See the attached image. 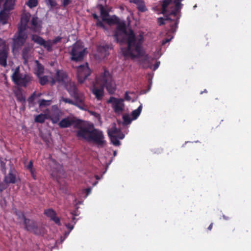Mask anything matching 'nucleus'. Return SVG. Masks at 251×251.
<instances>
[{
    "mask_svg": "<svg viewBox=\"0 0 251 251\" xmlns=\"http://www.w3.org/2000/svg\"><path fill=\"white\" fill-rule=\"evenodd\" d=\"M71 214L73 216H77L78 214H77L76 210H74L72 212H71Z\"/></svg>",
    "mask_w": 251,
    "mask_h": 251,
    "instance_id": "052dcab7",
    "label": "nucleus"
},
{
    "mask_svg": "<svg viewBox=\"0 0 251 251\" xmlns=\"http://www.w3.org/2000/svg\"><path fill=\"white\" fill-rule=\"evenodd\" d=\"M28 28L27 25H24L22 23H21L20 25L18 26V33L19 34H26L24 31L26 29V28Z\"/></svg>",
    "mask_w": 251,
    "mask_h": 251,
    "instance_id": "79ce46f5",
    "label": "nucleus"
},
{
    "mask_svg": "<svg viewBox=\"0 0 251 251\" xmlns=\"http://www.w3.org/2000/svg\"><path fill=\"white\" fill-rule=\"evenodd\" d=\"M213 227V223H211L209 226L207 227V229L209 230H211Z\"/></svg>",
    "mask_w": 251,
    "mask_h": 251,
    "instance_id": "0e129e2a",
    "label": "nucleus"
},
{
    "mask_svg": "<svg viewBox=\"0 0 251 251\" xmlns=\"http://www.w3.org/2000/svg\"><path fill=\"white\" fill-rule=\"evenodd\" d=\"M4 182L7 184H14L16 182V176L13 173V171L10 169L7 175H4Z\"/></svg>",
    "mask_w": 251,
    "mask_h": 251,
    "instance_id": "a211bd4d",
    "label": "nucleus"
},
{
    "mask_svg": "<svg viewBox=\"0 0 251 251\" xmlns=\"http://www.w3.org/2000/svg\"><path fill=\"white\" fill-rule=\"evenodd\" d=\"M120 131V129H118L116 127L115 123L113 124V126L111 128L108 129V135L109 136L116 135L117 133H118Z\"/></svg>",
    "mask_w": 251,
    "mask_h": 251,
    "instance_id": "f704fd0d",
    "label": "nucleus"
},
{
    "mask_svg": "<svg viewBox=\"0 0 251 251\" xmlns=\"http://www.w3.org/2000/svg\"><path fill=\"white\" fill-rule=\"evenodd\" d=\"M64 87L72 97H75L78 99L79 98L84 99L83 94L79 92L74 82L68 81L64 85Z\"/></svg>",
    "mask_w": 251,
    "mask_h": 251,
    "instance_id": "0eeeda50",
    "label": "nucleus"
},
{
    "mask_svg": "<svg viewBox=\"0 0 251 251\" xmlns=\"http://www.w3.org/2000/svg\"><path fill=\"white\" fill-rule=\"evenodd\" d=\"M17 100L22 103L23 105H25L26 103L25 98L23 96L21 92H17L15 94Z\"/></svg>",
    "mask_w": 251,
    "mask_h": 251,
    "instance_id": "4c0bfd02",
    "label": "nucleus"
},
{
    "mask_svg": "<svg viewBox=\"0 0 251 251\" xmlns=\"http://www.w3.org/2000/svg\"><path fill=\"white\" fill-rule=\"evenodd\" d=\"M143 41V36L140 35L136 39L133 31L130 29L127 39V47L123 51L124 55L126 56H129L132 58L137 57L138 56L134 53H136L137 55L140 54Z\"/></svg>",
    "mask_w": 251,
    "mask_h": 251,
    "instance_id": "f03ea898",
    "label": "nucleus"
},
{
    "mask_svg": "<svg viewBox=\"0 0 251 251\" xmlns=\"http://www.w3.org/2000/svg\"><path fill=\"white\" fill-rule=\"evenodd\" d=\"M3 10L0 12V23L2 25H5L7 23L8 15Z\"/></svg>",
    "mask_w": 251,
    "mask_h": 251,
    "instance_id": "cd10ccee",
    "label": "nucleus"
},
{
    "mask_svg": "<svg viewBox=\"0 0 251 251\" xmlns=\"http://www.w3.org/2000/svg\"><path fill=\"white\" fill-rule=\"evenodd\" d=\"M97 7L100 9L102 21L104 22L109 16V11L101 4H98Z\"/></svg>",
    "mask_w": 251,
    "mask_h": 251,
    "instance_id": "b1692460",
    "label": "nucleus"
},
{
    "mask_svg": "<svg viewBox=\"0 0 251 251\" xmlns=\"http://www.w3.org/2000/svg\"><path fill=\"white\" fill-rule=\"evenodd\" d=\"M142 109V105L140 104L137 109L133 110L131 114L132 120H134L137 119L140 115Z\"/></svg>",
    "mask_w": 251,
    "mask_h": 251,
    "instance_id": "2f4dec72",
    "label": "nucleus"
},
{
    "mask_svg": "<svg viewBox=\"0 0 251 251\" xmlns=\"http://www.w3.org/2000/svg\"><path fill=\"white\" fill-rule=\"evenodd\" d=\"M180 12V11H176L175 8L172 11L170 14V15L173 16L175 19H172V22L173 23H170V29H169V32L171 33H175L176 29L177 28L178 24L179 22V19L180 18V15H178V14Z\"/></svg>",
    "mask_w": 251,
    "mask_h": 251,
    "instance_id": "ddd939ff",
    "label": "nucleus"
},
{
    "mask_svg": "<svg viewBox=\"0 0 251 251\" xmlns=\"http://www.w3.org/2000/svg\"><path fill=\"white\" fill-rule=\"evenodd\" d=\"M117 138L118 139H123L124 137H125V135L124 134H123L122 132H121V131L118 133H117Z\"/></svg>",
    "mask_w": 251,
    "mask_h": 251,
    "instance_id": "6e6d98bb",
    "label": "nucleus"
},
{
    "mask_svg": "<svg viewBox=\"0 0 251 251\" xmlns=\"http://www.w3.org/2000/svg\"><path fill=\"white\" fill-rule=\"evenodd\" d=\"M23 223L25 225V228L27 231L35 232L36 226L35 223L32 220L26 218L25 219Z\"/></svg>",
    "mask_w": 251,
    "mask_h": 251,
    "instance_id": "6ab92c4d",
    "label": "nucleus"
},
{
    "mask_svg": "<svg viewBox=\"0 0 251 251\" xmlns=\"http://www.w3.org/2000/svg\"><path fill=\"white\" fill-rule=\"evenodd\" d=\"M223 217L226 220H228L229 219V218L228 217H227V216H225L224 215H223Z\"/></svg>",
    "mask_w": 251,
    "mask_h": 251,
    "instance_id": "69168bd1",
    "label": "nucleus"
},
{
    "mask_svg": "<svg viewBox=\"0 0 251 251\" xmlns=\"http://www.w3.org/2000/svg\"><path fill=\"white\" fill-rule=\"evenodd\" d=\"M61 113L58 109L52 110L50 115H48V119H50L53 124H56L59 121Z\"/></svg>",
    "mask_w": 251,
    "mask_h": 251,
    "instance_id": "f3484780",
    "label": "nucleus"
},
{
    "mask_svg": "<svg viewBox=\"0 0 251 251\" xmlns=\"http://www.w3.org/2000/svg\"><path fill=\"white\" fill-rule=\"evenodd\" d=\"M14 214L17 216L19 222H24L26 219L24 213L22 211L17 210L16 208L13 209Z\"/></svg>",
    "mask_w": 251,
    "mask_h": 251,
    "instance_id": "72a5a7b5",
    "label": "nucleus"
},
{
    "mask_svg": "<svg viewBox=\"0 0 251 251\" xmlns=\"http://www.w3.org/2000/svg\"><path fill=\"white\" fill-rule=\"evenodd\" d=\"M125 99L127 101H129L131 100V97L129 96L128 92L125 93Z\"/></svg>",
    "mask_w": 251,
    "mask_h": 251,
    "instance_id": "4d7b16f0",
    "label": "nucleus"
},
{
    "mask_svg": "<svg viewBox=\"0 0 251 251\" xmlns=\"http://www.w3.org/2000/svg\"><path fill=\"white\" fill-rule=\"evenodd\" d=\"M172 2V0H163L162 2V13L164 14L167 12V8Z\"/></svg>",
    "mask_w": 251,
    "mask_h": 251,
    "instance_id": "e433bc0d",
    "label": "nucleus"
},
{
    "mask_svg": "<svg viewBox=\"0 0 251 251\" xmlns=\"http://www.w3.org/2000/svg\"><path fill=\"white\" fill-rule=\"evenodd\" d=\"M117 24L118 25L115 30H116L117 31H120L121 32H122L124 33H126L127 34L126 24L125 23H120L119 22V23Z\"/></svg>",
    "mask_w": 251,
    "mask_h": 251,
    "instance_id": "c9c22d12",
    "label": "nucleus"
},
{
    "mask_svg": "<svg viewBox=\"0 0 251 251\" xmlns=\"http://www.w3.org/2000/svg\"><path fill=\"white\" fill-rule=\"evenodd\" d=\"M36 97V93L34 92L32 95L28 98L27 101L30 105L34 104V101Z\"/></svg>",
    "mask_w": 251,
    "mask_h": 251,
    "instance_id": "de8ad7c7",
    "label": "nucleus"
},
{
    "mask_svg": "<svg viewBox=\"0 0 251 251\" xmlns=\"http://www.w3.org/2000/svg\"><path fill=\"white\" fill-rule=\"evenodd\" d=\"M68 81L67 73L63 70H58L55 75L54 78H52L51 84L53 85L57 82L60 84L64 85Z\"/></svg>",
    "mask_w": 251,
    "mask_h": 251,
    "instance_id": "9d476101",
    "label": "nucleus"
},
{
    "mask_svg": "<svg viewBox=\"0 0 251 251\" xmlns=\"http://www.w3.org/2000/svg\"><path fill=\"white\" fill-rule=\"evenodd\" d=\"M123 125L124 126H126L129 125L131 121L133 120L132 118H130L129 115L125 114L123 116Z\"/></svg>",
    "mask_w": 251,
    "mask_h": 251,
    "instance_id": "ea45409f",
    "label": "nucleus"
},
{
    "mask_svg": "<svg viewBox=\"0 0 251 251\" xmlns=\"http://www.w3.org/2000/svg\"><path fill=\"white\" fill-rule=\"evenodd\" d=\"M0 166L1 172H2V173L4 175H6V167L5 163L3 161L1 160L0 162Z\"/></svg>",
    "mask_w": 251,
    "mask_h": 251,
    "instance_id": "09e8293b",
    "label": "nucleus"
},
{
    "mask_svg": "<svg viewBox=\"0 0 251 251\" xmlns=\"http://www.w3.org/2000/svg\"><path fill=\"white\" fill-rule=\"evenodd\" d=\"M71 0H62V4L64 7L67 6L71 3Z\"/></svg>",
    "mask_w": 251,
    "mask_h": 251,
    "instance_id": "864d4df0",
    "label": "nucleus"
},
{
    "mask_svg": "<svg viewBox=\"0 0 251 251\" xmlns=\"http://www.w3.org/2000/svg\"><path fill=\"white\" fill-rule=\"evenodd\" d=\"M129 2L135 4L138 11L140 12H144L148 10L143 0H129Z\"/></svg>",
    "mask_w": 251,
    "mask_h": 251,
    "instance_id": "aec40b11",
    "label": "nucleus"
},
{
    "mask_svg": "<svg viewBox=\"0 0 251 251\" xmlns=\"http://www.w3.org/2000/svg\"><path fill=\"white\" fill-rule=\"evenodd\" d=\"M107 102L112 104V107L115 113H119L123 111L125 107L124 99L111 97L108 100Z\"/></svg>",
    "mask_w": 251,
    "mask_h": 251,
    "instance_id": "6e6552de",
    "label": "nucleus"
},
{
    "mask_svg": "<svg viewBox=\"0 0 251 251\" xmlns=\"http://www.w3.org/2000/svg\"><path fill=\"white\" fill-rule=\"evenodd\" d=\"M149 59H150L149 56H145V58H144L145 60L149 61Z\"/></svg>",
    "mask_w": 251,
    "mask_h": 251,
    "instance_id": "338daca9",
    "label": "nucleus"
},
{
    "mask_svg": "<svg viewBox=\"0 0 251 251\" xmlns=\"http://www.w3.org/2000/svg\"><path fill=\"white\" fill-rule=\"evenodd\" d=\"M91 73V71L89 67L88 63L78 66L77 67V77L78 82L83 83Z\"/></svg>",
    "mask_w": 251,
    "mask_h": 251,
    "instance_id": "423d86ee",
    "label": "nucleus"
},
{
    "mask_svg": "<svg viewBox=\"0 0 251 251\" xmlns=\"http://www.w3.org/2000/svg\"><path fill=\"white\" fill-rule=\"evenodd\" d=\"M50 100H45L44 99H42L40 100L39 101V104L40 107L48 106L50 105Z\"/></svg>",
    "mask_w": 251,
    "mask_h": 251,
    "instance_id": "a18cd8bd",
    "label": "nucleus"
},
{
    "mask_svg": "<svg viewBox=\"0 0 251 251\" xmlns=\"http://www.w3.org/2000/svg\"><path fill=\"white\" fill-rule=\"evenodd\" d=\"M92 16L93 18L97 21L96 23L97 26L101 27L104 30H107V27L104 25L102 21L99 19V16L96 14L93 13Z\"/></svg>",
    "mask_w": 251,
    "mask_h": 251,
    "instance_id": "c85d7f7f",
    "label": "nucleus"
},
{
    "mask_svg": "<svg viewBox=\"0 0 251 251\" xmlns=\"http://www.w3.org/2000/svg\"><path fill=\"white\" fill-rule=\"evenodd\" d=\"M31 48H32L29 46H25L22 50V55L24 60V64L27 62L29 56H30V55Z\"/></svg>",
    "mask_w": 251,
    "mask_h": 251,
    "instance_id": "4be33fe9",
    "label": "nucleus"
},
{
    "mask_svg": "<svg viewBox=\"0 0 251 251\" xmlns=\"http://www.w3.org/2000/svg\"><path fill=\"white\" fill-rule=\"evenodd\" d=\"M109 49V47L108 45H104L102 46H100L98 48V50L99 52L103 53L104 57H106L107 56L109 55L108 50Z\"/></svg>",
    "mask_w": 251,
    "mask_h": 251,
    "instance_id": "473e14b6",
    "label": "nucleus"
},
{
    "mask_svg": "<svg viewBox=\"0 0 251 251\" xmlns=\"http://www.w3.org/2000/svg\"><path fill=\"white\" fill-rule=\"evenodd\" d=\"M31 40L37 44L43 46L48 51L50 52L52 50L50 40L46 41L42 37L37 35H32Z\"/></svg>",
    "mask_w": 251,
    "mask_h": 251,
    "instance_id": "9b49d317",
    "label": "nucleus"
},
{
    "mask_svg": "<svg viewBox=\"0 0 251 251\" xmlns=\"http://www.w3.org/2000/svg\"><path fill=\"white\" fill-rule=\"evenodd\" d=\"M39 79V83L41 85H45L49 82V77L47 75L37 76Z\"/></svg>",
    "mask_w": 251,
    "mask_h": 251,
    "instance_id": "58836bf2",
    "label": "nucleus"
},
{
    "mask_svg": "<svg viewBox=\"0 0 251 251\" xmlns=\"http://www.w3.org/2000/svg\"><path fill=\"white\" fill-rule=\"evenodd\" d=\"M75 100H73L70 99L62 97L61 100L65 103H67L73 105H75L80 109H83V106L84 105V99L81 98L77 99L75 97H73Z\"/></svg>",
    "mask_w": 251,
    "mask_h": 251,
    "instance_id": "4468645a",
    "label": "nucleus"
},
{
    "mask_svg": "<svg viewBox=\"0 0 251 251\" xmlns=\"http://www.w3.org/2000/svg\"><path fill=\"white\" fill-rule=\"evenodd\" d=\"M96 80L98 83L102 84L109 94H112L115 92L116 84L108 71L104 70L99 76H96Z\"/></svg>",
    "mask_w": 251,
    "mask_h": 251,
    "instance_id": "7ed1b4c3",
    "label": "nucleus"
},
{
    "mask_svg": "<svg viewBox=\"0 0 251 251\" xmlns=\"http://www.w3.org/2000/svg\"><path fill=\"white\" fill-rule=\"evenodd\" d=\"M104 88L102 84L98 83L96 80V83L94 84L91 89L92 93L95 96L97 100H101L104 94Z\"/></svg>",
    "mask_w": 251,
    "mask_h": 251,
    "instance_id": "1a4fd4ad",
    "label": "nucleus"
},
{
    "mask_svg": "<svg viewBox=\"0 0 251 251\" xmlns=\"http://www.w3.org/2000/svg\"><path fill=\"white\" fill-rule=\"evenodd\" d=\"M32 166H33L32 162L31 161H30V162H29V164L27 166V168L30 171L31 173H32Z\"/></svg>",
    "mask_w": 251,
    "mask_h": 251,
    "instance_id": "5fc2aeb1",
    "label": "nucleus"
},
{
    "mask_svg": "<svg viewBox=\"0 0 251 251\" xmlns=\"http://www.w3.org/2000/svg\"><path fill=\"white\" fill-rule=\"evenodd\" d=\"M165 21H169L171 23H172L173 20L169 16H167L166 19H164L162 17H160L157 19V23L159 25L161 26L164 25L165 24Z\"/></svg>",
    "mask_w": 251,
    "mask_h": 251,
    "instance_id": "a19ab883",
    "label": "nucleus"
},
{
    "mask_svg": "<svg viewBox=\"0 0 251 251\" xmlns=\"http://www.w3.org/2000/svg\"><path fill=\"white\" fill-rule=\"evenodd\" d=\"M104 22H106L109 25L117 24L119 22V19L115 15L108 17Z\"/></svg>",
    "mask_w": 251,
    "mask_h": 251,
    "instance_id": "bb28decb",
    "label": "nucleus"
},
{
    "mask_svg": "<svg viewBox=\"0 0 251 251\" xmlns=\"http://www.w3.org/2000/svg\"><path fill=\"white\" fill-rule=\"evenodd\" d=\"M65 226L68 228L69 229V231L68 232V233H66V234H69V233L70 232V231L74 228V224L73 225H72L70 223H68V224H65Z\"/></svg>",
    "mask_w": 251,
    "mask_h": 251,
    "instance_id": "603ef678",
    "label": "nucleus"
},
{
    "mask_svg": "<svg viewBox=\"0 0 251 251\" xmlns=\"http://www.w3.org/2000/svg\"><path fill=\"white\" fill-rule=\"evenodd\" d=\"M46 3L47 5L50 6V8H53L57 5L55 0H46Z\"/></svg>",
    "mask_w": 251,
    "mask_h": 251,
    "instance_id": "49530a36",
    "label": "nucleus"
},
{
    "mask_svg": "<svg viewBox=\"0 0 251 251\" xmlns=\"http://www.w3.org/2000/svg\"><path fill=\"white\" fill-rule=\"evenodd\" d=\"M12 79L14 83L17 85L26 87L32 80V77L27 74L23 75L20 73L19 68H16L12 75Z\"/></svg>",
    "mask_w": 251,
    "mask_h": 251,
    "instance_id": "39448f33",
    "label": "nucleus"
},
{
    "mask_svg": "<svg viewBox=\"0 0 251 251\" xmlns=\"http://www.w3.org/2000/svg\"><path fill=\"white\" fill-rule=\"evenodd\" d=\"M87 53L86 49L80 41H76L73 44L69 52L71 60L75 62L82 61Z\"/></svg>",
    "mask_w": 251,
    "mask_h": 251,
    "instance_id": "20e7f679",
    "label": "nucleus"
},
{
    "mask_svg": "<svg viewBox=\"0 0 251 251\" xmlns=\"http://www.w3.org/2000/svg\"><path fill=\"white\" fill-rule=\"evenodd\" d=\"M16 0H5L3 5V10L10 11L14 9Z\"/></svg>",
    "mask_w": 251,
    "mask_h": 251,
    "instance_id": "5701e85b",
    "label": "nucleus"
},
{
    "mask_svg": "<svg viewBox=\"0 0 251 251\" xmlns=\"http://www.w3.org/2000/svg\"><path fill=\"white\" fill-rule=\"evenodd\" d=\"M79 120L67 117L59 122L58 126L60 128H63L69 127L75 125L74 127L78 129L76 132V136L77 137L83 138L89 142L92 141L98 146H104L105 141L102 131L95 128L93 124L87 126H82L79 125Z\"/></svg>",
    "mask_w": 251,
    "mask_h": 251,
    "instance_id": "f257e3e1",
    "label": "nucleus"
},
{
    "mask_svg": "<svg viewBox=\"0 0 251 251\" xmlns=\"http://www.w3.org/2000/svg\"><path fill=\"white\" fill-rule=\"evenodd\" d=\"M125 35H126V34L116 30L114 31L113 37L118 43H123L124 42V36Z\"/></svg>",
    "mask_w": 251,
    "mask_h": 251,
    "instance_id": "a878e982",
    "label": "nucleus"
},
{
    "mask_svg": "<svg viewBox=\"0 0 251 251\" xmlns=\"http://www.w3.org/2000/svg\"><path fill=\"white\" fill-rule=\"evenodd\" d=\"M91 192V188H88L85 190V192L87 195H88Z\"/></svg>",
    "mask_w": 251,
    "mask_h": 251,
    "instance_id": "680f3d73",
    "label": "nucleus"
},
{
    "mask_svg": "<svg viewBox=\"0 0 251 251\" xmlns=\"http://www.w3.org/2000/svg\"><path fill=\"white\" fill-rule=\"evenodd\" d=\"M172 38H173V36L171 37L170 39H165L163 40L162 41V44H165L166 43L170 42Z\"/></svg>",
    "mask_w": 251,
    "mask_h": 251,
    "instance_id": "bf43d9fd",
    "label": "nucleus"
},
{
    "mask_svg": "<svg viewBox=\"0 0 251 251\" xmlns=\"http://www.w3.org/2000/svg\"><path fill=\"white\" fill-rule=\"evenodd\" d=\"M27 38L26 34H19L17 35H15L13 39L14 46L16 47H20L22 46L25 42Z\"/></svg>",
    "mask_w": 251,
    "mask_h": 251,
    "instance_id": "2eb2a0df",
    "label": "nucleus"
},
{
    "mask_svg": "<svg viewBox=\"0 0 251 251\" xmlns=\"http://www.w3.org/2000/svg\"><path fill=\"white\" fill-rule=\"evenodd\" d=\"M46 119H48V115L41 113L35 117L34 121L36 123L42 124Z\"/></svg>",
    "mask_w": 251,
    "mask_h": 251,
    "instance_id": "7c9ffc66",
    "label": "nucleus"
},
{
    "mask_svg": "<svg viewBox=\"0 0 251 251\" xmlns=\"http://www.w3.org/2000/svg\"><path fill=\"white\" fill-rule=\"evenodd\" d=\"M44 214L56 224L58 226L61 225L60 220L56 216V213L53 209L49 208L45 210L44 211Z\"/></svg>",
    "mask_w": 251,
    "mask_h": 251,
    "instance_id": "dca6fc26",
    "label": "nucleus"
},
{
    "mask_svg": "<svg viewBox=\"0 0 251 251\" xmlns=\"http://www.w3.org/2000/svg\"><path fill=\"white\" fill-rule=\"evenodd\" d=\"M76 219L75 218V217L74 216H73L72 218V222L74 223V224L75 225L76 222Z\"/></svg>",
    "mask_w": 251,
    "mask_h": 251,
    "instance_id": "e2e57ef3",
    "label": "nucleus"
},
{
    "mask_svg": "<svg viewBox=\"0 0 251 251\" xmlns=\"http://www.w3.org/2000/svg\"><path fill=\"white\" fill-rule=\"evenodd\" d=\"M0 65L3 67L7 66V59L8 57V50L5 43L0 38Z\"/></svg>",
    "mask_w": 251,
    "mask_h": 251,
    "instance_id": "f8f14e48",
    "label": "nucleus"
},
{
    "mask_svg": "<svg viewBox=\"0 0 251 251\" xmlns=\"http://www.w3.org/2000/svg\"><path fill=\"white\" fill-rule=\"evenodd\" d=\"M111 142L115 146H119L120 142L118 140L117 135H113L109 136Z\"/></svg>",
    "mask_w": 251,
    "mask_h": 251,
    "instance_id": "37998d69",
    "label": "nucleus"
},
{
    "mask_svg": "<svg viewBox=\"0 0 251 251\" xmlns=\"http://www.w3.org/2000/svg\"><path fill=\"white\" fill-rule=\"evenodd\" d=\"M174 3L175 4V8L176 11H180V9L182 7V4L180 2H176V1H174Z\"/></svg>",
    "mask_w": 251,
    "mask_h": 251,
    "instance_id": "3c124183",
    "label": "nucleus"
},
{
    "mask_svg": "<svg viewBox=\"0 0 251 251\" xmlns=\"http://www.w3.org/2000/svg\"><path fill=\"white\" fill-rule=\"evenodd\" d=\"M31 26L29 27L30 30L33 32H36L41 28L40 25L39 24L38 18L36 16H33L30 22Z\"/></svg>",
    "mask_w": 251,
    "mask_h": 251,
    "instance_id": "412c9836",
    "label": "nucleus"
},
{
    "mask_svg": "<svg viewBox=\"0 0 251 251\" xmlns=\"http://www.w3.org/2000/svg\"><path fill=\"white\" fill-rule=\"evenodd\" d=\"M160 62L159 61H157L154 64L153 68V70H156L159 66Z\"/></svg>",
    "mask_w": 251,
    "mask_h": 251,
    "instance_id": "13d9d810",
    "label": "nucleus"
},
{
    "mask_svg": "<svg viewBox=\"0 0 251 251\" xmlns=\"http://www.w3.org/2000/svg\"><path fill=\"white\" fill-rule=\"evenodd\" d=\"M62 39V37L60 36H57L55 37L52 40H50L52 46L60 42L61 41Z\"/></svg>",
    "mask_w": 251,
    "mask_h": 251,
    "instance_id": "8fccbe9b",
    "label": "nucleus"
},
{
    "mask_svg": "<svg viewBox=\"0 0 251 251\" xmlns=\"http://www.w3.org/2000/svg\"><path fill=\"white\" fill-rule=\"evenodd\" d=\"M30 17L31 14L27 12L23 13L21 16L20 23L27 25Z\"/></svg>",
    "mask_w": 251,
    "mask_h": 251,
    "instance_id": "c756f323",
    "label": "nucleus"
},
{
    "mask_svg": "<svg viewBox=\"0 0 251 251\" xmlns=\"http://www.w3.org/2000/svg\"><path fill=\"white\" fill-rule=\"evenodd\" d=\"M26 4L30 8L36 7L38 4L37 0H28Z\"/></svg>",
    "mask_w": 251,
    "mask_h": 251,
    "instance_id": "c03bdc74",
    "label": "nucleus"
},
{
    "mask_svg": "<svg viewBox=\"0 0 251 251\" xmlns=\"http://www.w3.org/2000/svg\"><path fill=\"white\" fill-rule=\"evenodd\" d=\"M207 91L206 89H205L203 91L201 92V94H202L203 93H207Z\"/></svg>",
    "mask_w": 251,
    "mask_h": 251,
    "instance_id": "774afa93",
    "label": "nucleus"
},
{
    "mask_svg": "<svg viewBox=\"0 0 251 251\" xmlns=\"http://www.w3.org/2000/svg\"><path fill=\"white\" fill-rule=\"evenodd\" d=\"M36 67L35 69V74L37 76L41 75L44 73V67L38 60L35 61Z\"/></svg>",
    "mask_w": 251,
    "mask_h": 251,
    "instance_id": "393cba45",
    "label": "nucleus"
}]
</instances>
